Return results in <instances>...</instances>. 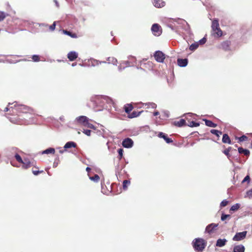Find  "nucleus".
I'll use <instances>...</instances> for the list:
<instances>
[{
	"label": "nucleus",
	"instance_id": "1",
	"mask_svg": "<svg viewBox=\"0 0 252 252\" xmlns=\"http://www.w3.org/2000/svg\"><path fill=\"white\" fill-rule=\"evenodd\" d=\"M94 103L96 107L98 108L97 111H101L103 109H107L111 114L112 116H115V113H113L112 107L116 111V108L112 99L105 95L97 96L94 100Z\"/></svg>",
	"mask_w": 252,
	"mask_h": 252
},
{
	"label": "nucleus",
	"instance_id": "2",
	"mask_svg": "<svg viewBox=\"0 0 252 252\" xmlns=\"http://www.w3.org/2000/svg\"><path fill=\"white\" fill-rule=\"evenodd\" d=\"M179 29L184 30L189 36L192 34L189 25L186 20L179 18H174V31L179 32Z\"/></svg>",
	"mask_w": 252,
	"mask_h": 252
},
{
	"label": "nucleus",
	"instance_id": "3",
	"mask_svg": "<svg viewBox=\"0 0 252 252\" xmlns=\"http://www.w3.org/2000/svg\"><path fill=\"white\" fill-rule=\"evenodd\" d=\"M192 244L195 251L202 252L205 248L206 242L203 239L197 238L193 240Z\"/></svg>",
	"mask_w": 252,
	"mask_h": 252
},
{
	"label": "nucleus",
	"instance_id": "4",
	"mask_svg": "<svg viewBox=\"0 0 252 252\" xmlns=\"http://www.w3.org/2000/svg\"><path fill=\"white\" fill-rule=\"evenodd\" d=\"M14 103L15 104L14 105V109L18 112L23 113L31 112L32 109L27 106L22 104H18V103L16 101L14 102Z\"/></svg>",
	"mask_w": 252,
	"mask_h": 252
},
{
	"label": "nucleus",
	"instance_id": "5",
	"mask_svg": "<svg viewBox=\"0 0 252 252\" xmlns=\"http://www.w3.org/2000/svg\"><path fill=\"white\" fill-rule=\"evenodd\" d=\"M212 29L214 32L216 31L215 33L218 36H221L222 34V31L219 27V20L217 19H214L212 22Z\"/></svg>",
	"mask_w": 252,
	"mask_h": 252
},
{
	"label": "nucleus",
	"instance_id": "6",
	"mask_svg": "<svg viewBox=\"0 0 252 252\" xmlns=\"http://www.w3.org/2000/svg\"><path fill=\"white\" fill-rule=\"evenodd\" d=\"M153 34L156 36L160 35L162 33V28L161 26L157 23L154 24L151 28Z\"/></svg>",
	"mask_w": 252,
	"mask_h": 252
},
{
	"label": "nucleus",
	"instance_id": "7",
	"mask_svg": "<svg viewBox=\"0 0 252 252\" xmlns=\"http://www.w3.org/2000/svg\"><path fill=\"white\" fill-rule=\"evenodd\" d=\"M156 61L159 63H163L165 59V55L160 51H157L154 55Z\"/></svg>",
	"mask_w": 252,
	"mask_h": 252
},
{
	"label": "nucleus",
	"instance_id": "8",
	"mask_svg": "<svg viewBox=\"0 0 252 252\" xmlns=\"http://www.w3.org/2000/svg\"><path fill=\"white\" fill-rule=\"evenodd\" d=\"M230 152H231L232 154H235L237 153V150L233 149L231 147H229L222 151V153L227 157L229 161L231 162V155Z\"/></svg>",
	"mask_w": 252,
	"mask_h": 252
},
{
	"label": "nucleus",
	"instance_id": "9",
	"mask_svg": "<svg viewBox=\"0 0 252 252\" xmlns=\"http://www.w3.org/2000/svg\"><path fill=\"white\" fill-rule=\"evenodd\" d=\"M87 121H89V119L85 116H80L76 118L75 122L77 124L84 126Z\"/></svg>",
	"mask_w": 252,
	"mask_h": 252
},
{
	"label": "nucleus",
	"instance_id": "10",
	"mask_svg": "<svg viewBox=\"0 0 252 252\" xmlns=\"http://www.w3.org/2000/svg\"><path fill=\"white\" fill-rule=\"evenodd\" d=\"M247 232L244 231L241 232H237L235 234L233 238V240L235 241H239L245 238Z\"/></svg>",
	"mask_w": 252,
	"mask_h": 252
},
{
	"label": "nucleus",
	"instance_id": "11",
	"mask_svg": "<svg viewBox=\"0 0 252 252\" xmlns=\"http://www.w3.org/2000/svg\"><path fill=\"white\" fill-rule=\"evenodd\" d=\"M133 64L130 61H122L118 66V70L122 71L123 69L128 66H133Z\"/></svg>",
	"mask_w": 252,
	"mask_h": 252
},
{
	"label": "nucleus",
	"instance_id": "12",
	"mask_svg": "<svg viewBox=\"0 0 252 252\" xmlns=\"http://www.w3.org/2000/svg\"><path fill=\"white\" fill-rule=\"evenodd\" d=\"M122 145L125 148H130L133 145V141L130 138H126L123 140Z\"/></svg>",
	"mask_w": 252,
	"mask_h": 252
},
{
	"label": "nucleus",
	"instance_id": "13",
	"mask_svg": "<svg viewBox=\"0 0 252 252\" xmlns=\"http://www.w3.org/2000/svg\"><path fill=\"white\" fill-rule=\"evenodd\" d=\"M21 163L23 164L22 167L24 169H28L31 166H35V161H30L28 158H24L23 160V162Z\"/></svg>",
	"mask_w": 252,
	"mask_h": 252
},
{
	"label": "nucleus",
	"instance_id": "14",
	"mask_svg": "<svg viewBox=\"0 0 252 252\" xmlns=\"http://www.w3.org/2000/svg\"><path fill=\"white\" fill-rule=\"evenodd\" d=\"M219 225L218 223H212L208 225L205 228V232L211 234Z\"/></svg>",
	"mask_w": 252,
	"mask_h": 252
},
{
	"label": "nucleus",
	"instance_id": "15",
	"mask_svg": "<svg viewBox=\"0 0 252 252\" xmlns=\"http://www.w3.org/2000/svg\"><path fill=\"white\" fill-rule=\"evenodd\" d=\"M188 59L187 58L181 59L178 58L177 59V64L180 67H186L188 64Z\"/></svg>",
	"mask_w": 252,
	"mask_h": 252
},
{
	"label": "nucleus",
	"instance_id": "16",
	"mask_svg": "<svg viewBox=\"0 0 252 252\" xmlns=\"http://www.w3.org/2000/svg\"><path fill=\"white\" fill-rule=\"evenodd\" d=\"M152 2L154 6L157 8H162L165 5V2L162 0H153Z\"/></svg>",
	"mask_w": 252,
	"mask_h": 252
},
{
	"label": "nucleus",
	"instance_id": "17",
	"mask_svg": "<svg viewBox=\"0 0 252 252\" xmlns=\"http://www.w3.org/2000/svg\"><path fill=\"white\" fill-rule=\"evenodd\" d=\"M78 57V53L75 51H71L67 54V58L70 61H73Z\"/></svg>",
	"mask_w": 252,
	"mask_h": 252
},
{
	"label": "nucleus",
	"instance_id": "18",
	"mask_svg": "<svg viewBox=\"0 0 252 252\" xmlns=\"http://www.w3.org/2000/svg\"><path fill=\"white\" fill-rule=\"evenodd\" d=\"M158 136L159 138H163L167 143H170L172 142V140L171 138H168L165 133L162 132H159V133L158 134Z\"/></svg>",
	"mask_w": 252,
	"mask_h": 252
},
{
	"label": "nucleus",
	"instance_id": "19",
	"mask_svg": "<svg viewBox=\"0 0 252 252\" xmlns=\"http://www.w3.org/2000/svg\"><path fill=\"white\" fill-rule=\"evenodd\" d=\"M245 247L243 245L235 246L233 248V252H245Z\"/></svg>",
	"mask_w": 252,
	"mask_h": 252
},
{
	"label": "nucleus",
	"instance_id": "20",
	"mask_svg": "<svg viewBox=\"0 0 252 252\" xmlns=\"http://www.w3.org/2000/svg\"><path fill=\"white\" fill-rule=\"evenodd\" d=\"M227 240L225 239H219L217 240L216 246L219 247H222L225 245Z\"/></svg>",
	"mask_w": 252,
	"mask_h": 252
},
{
	"label": "nucleus",
	"instance_id": "21",
	"mask_svg": "<svg viewBox=\"0 0 252 252\" xmlns=\"http://www.w3.org/2000/svg\"><path fill=\"white\" fill-rule=\"evenodd\" d=\"M76 147L77 144L75 142L73 141H69L65 143L63 148L65 149H67L71 148H76Z\"/></svg>",
	"mask_w": 252,
	"mask_h": 252
},
{
	"label": "nucleus",
	"instance_id": "22",
	"mask_svg": "<svg viewBox=\"0 0 252 252\" xmlns=\"http://www.w3.org/2000/svg\"><path fill=\"white\" fill-rule=\"evenodd\" d=\"M230 45V42L228 40H226L223 41L221 43V47L224 50L228 51L229 50Z\"/></svg>",
	"mask_w": 252,
	"mask_h": 252
},
{
	"label": "nucleus",
	"instance_id": "23",
	"mask_svg": "<svg viewBox=\"0 0 252 252\" xmlns=\"http://www.w3.org/2000/svg\"><path fill=\"white\" fill-rule=\"evenodd\" d=\"M238 152L239 154H243L246 156H249L250 154L249 150L246 149H244L242 147L238 148Z\"/></svg>",
	"mask_w": 252,
	"mask_h": 252
},
{
	"label": "nucleus",
	"instance_id": "24",
	"mask_svg": "<svg viewBox=\"0 0 252 252\" xmlns=\"http://www.w3.org/2000/svg\"><path fill=\"white\" fill-rule=\"evenodd\" d=\"M174 126H176L178 127H182L187 126V124L184 119H181L179 121H174Z\"/></svg>",
	"mask_w": 252,
	"mask_h": 252
},
{
	"label": "nucleus",
	"instance_id": "25",
	"mask_svg": "<svg viewBox=\"0 0 252 252\" xmlns=\"http://www.w3.org/2000/svg\"><path fill=\"white\" fill-rule=\"evenodd\" d=\"M222 142L223 143H227L229 144H231V141L228 135L226 133H225L223 135L222 138Z\"/></svg>",
	"mask_w": 252,
	"mask_h": 252
},
{
	"label": "nucleus",
	"instance_id": "26",
	"mask_svg": "<svg viewBox=\"0 0 252 252\" xmlns=\"http://www.w3.org/2000/svg\"><path fill=\"white\" fill-rule=\"evenodd\" d=\"M90 63H91V66H98L99 65V64H101V62H100V61H98L97 60H96V59H91L89 61Z\"/></svg>",
	"mask_w": 252,
	"mask_h": 252
},
{
	"label": "nucleus",
	"instance_id": "27",
	"mask_svg": "<svg viewBox=\"0 0 252 252\" xmlns=\"http://www.w3.org/2000/svg\"><path fill=\"white\" fill-rule=\"evenodd\" d=\"M203 121L205 122L206 126L211 127H216L217 126V125L216 124L214 123L212 121L207 120V119H203Z\"/></svg>",
	"mask_w": 252,
	"mask_h": 252
},
{
	"label": "nucleus",
	"instance_id": "28",
	"mask_svg": "<svg viewBox=\"0 0 252 252\" xmlns=\"http://www.w3.org/2000/svg\"><path fill=\"white\" fill-rule=\"evenodd\" d=\"M107 61V63L110 64L112 63L113 65H117V63L118 62L117 60L114 57H108L106 59Z\"/></svg>",
	"mask_w": 252,
	"mask_h": 252
},
{
	"label": "nucleus",
	"instance_id": "29",
	"mask_svg": "<svg viewBox=\"0 0 252 252\" xmlns=\"http://www.w3.org/2000/svg\"><path fill=\"white\" fill-rule=\"evenodd\" d=\"M55 153V150L53 148H49L42 152V154H54Z\"/></svg>",
	"mask_w": 252,
	"mask_h": 252
},
{
	"label": "nucleus",
	"instance_id": "30",
	"mask_svg": "<svg viewBox=\"0 0 252 252\" xmlns=\"http://www.w3.org/2000/svg\"><path fill=\"white\" fill-rule=\"evenodd\" d=\"M63 32L64 34H65L66 35H67L70 36L72 38H76L77 37V34L76 33H72L71 32H70L69 31L63 30Z\"/></svg>",
	"mask_w": 252,
	"mask_h": 252
},
{
	"label": "nucleus",
	"instance_id": "31",
	"mask_svg": "<svg viewBox=\"0 0 252 252\" xmlns=\"http://www.w3.org/2000/svg\"><path fill=\"white\" fill-rule=\"evenodd\" d=\"M210 132L212 134H214L216 136H217L218 137V139H219V137H220V135H221V134H222V132L221 131H220V130H217V129H211L210 130Z\"/></svg>",
	"mask_w": 252,
	"mask_h": 252
},
{
	"label": "nucleus",
	"instance_id": "32",
	"mask_svg": "<svg viewBox=\"0 0 252 252\" xmlns=\"http://www.w3.org/2000/svg\"><path fill=\"white\" fill-rule=\"evenodd\" d=\"M164 22L167 27L171 28L172 30L173 29V26L172 25L173 20L170 19H165Z\"/></svg>",
	"mask_w": 252,
	"mask_h": 252
},
{
	"label": "nucleus",
	"instance_id": "33",
	"mask_svg": "<svg viewBox=\"0 0 252 252\" xmlns=\"http://www.w3.org/2000/svg\"><path fill=\"white\" fill-rule=\"evenodd\" d=\"M199 46L198 42H195L191 44L189 47V49L191 51H195Z\"/></svg>",
	"mask_w": 252,
	"mask_h": 252
},
{
	"label": "nucleus",
	"instance_id": "34",
	"mask_svg": "<svg viewBox=\"0 0 252 252\" xmlns=\"http://www.w3.org/2000/svg\"><path fill=\"white\" fill-rule=\"evenodd\" d=\"M125 111L126 113H129L133 109V106L131 104H127L125 105Z\"/></svg>",
	"mask_w": 252,
	"mask_h": 252
},
{
	"label": "nucleus",
	"instance_id": "35",
	"mask_svg": "<svg viewBox=\"0 0 252 252\" xmlns=\"http://www.w3.org/2000/svg\"><path fill=\"white\" fill-rule=\"evenodd\" d=\"M142 111L137 112L135 111H133L130 115L129 118H133L139 116Z\"/></svg>",
	"mask_w": 252,
	"mask_h": 252
},
{
	"label": "nucleus",
	"instance_id": "36",
	"mask_svg": "<svg viewBox=\"0 0 252 252\" xmlns=\"http://www.w3.org/2000/svg\"><path fill=\"white\" fill-rule=\"evenodd\" d=\"M7 16L8 13L0 11V22L2 21Z\"/></svg>",
	"mask_w": 252,
	"mask_h": 252
},
{
	"label": "nucleus",
	"instance_id": "37",
	"mask_svg": "<svg viewBox=\"0 0 252 252\" xmlns=\"http://www.w3.org/2000/svg\"><path fill=\"white\" fill-rule=\"evenodd\" d=\"M240 207V204L239 203H236L235 204L232 205L230 209V211H235L238 210Z\"/></svg>",
	"mask_w": 252,
	"mask_h": 252
},
{
	"label": "nucleus",
	"instance_id": "38",
	"mask_svg": "<svg viewBox=\"0 0 252 252\" xmlns=\"http://www.w3.org/2000/svg\"><path fill=\"white\" fill-rule=\"evenodd\" d=\"M199 125L200 123L199 122H196L194 121L190 122L189 124L187 125L188 126L191 127L198 126Z\"/></svg>",
	"mask_w": 252,
	"mask_h": 252
},
{
	"label": "nucleus",
	"instance_id": "39",
	"mask_svg": "<svg viewBox=\"0 0 252 252\" xmlns=\"http://www.w3.org/2000/svg\"><path fill=\"white\" fill-rule=\"evenodd\" d=\"M89 179L94 182L97 183L99 181L100 178L97 174H95L93 177H89Z\"/></svg>",
	"mask_w": 252,
	"mask_h": 252
},
{
	"label": "nucleus",
	"instance_id": "40",
	"mask_svg": "<svg viewBox=\"0 0 252 252\" xmlns=\"http://www.w3.org/2000/svg\"><path fill=\"white\" fill-rule=\"evenodd\" d=\"M130 184V182L128 180H125L123 181V187L124 189H126L127 186L129 185Z\"/></svg>",
	"mask_w": 252,
	"mask_h": 252
},
{
	"label": "nucleus",
	"instance_id": "41",
	"mask_svg": "<svg viewBox=\"0 0 252 252\" xmlns=\"http://www.w3.org/2000/svg\"><path fill=\"white\" fill-rule=\"evenodd\" d=\"M230 215H227L225 214L224 213H222L221 216V220L222 221H224L226 220L227 218H230Z\"/></svg>",
	"mask_w": 252,
	"mask_h": 252
},
{
	"label": "nucleus",
	"instance_id": "42",
	"mask_svg": "<svg viewBox=\"0 0 252 252\" xmlns=\"http://www.w3.org/2000/svg\"><path fill=\"white\" fill-rule=\"evenodd\" d=\"M248 137L245 135H243L242 136L238 138V139L239 140V142H242L246 141L248 139Z\"/></svg>",
	"mask_w": 252,
	"mask_h": 252
},
{
	"label": "nucleus",
	"instance_id": "43",
	"mask_svg": "<svg viewBox=\"0 0 252 252\" xmlns=\"http://www.w3.org/2000/svg\"><path fill=\"white\" fill-rule=\"evenodd\" d=\"M15 158L17 160V161H18L19 162H20V163L23 162V160L22 159L21 156L17 153H16V154L15 155Z\"/></svg>",
	"mask_w": 252,
	"mask_h": 252
},
{
	"label": "nucleus",
	"instance_id": "44",
	"mask_svg": "<svg viewBox=\"0 0 252 252\" xmlns=\"http://www.w3.org/2000/svg\"><path fill=\"white\" fill-rule=\"evenodd\" d=\"M84 126H86L91 129H95V126L92 124L89 123V121H87Z\"/></svg>",
	"mask_w": 252,
	"mask_h": 252
},
{
	"label": "nucleus",
	"instance_id": "45",
	"mask_svg": "<svg viewBox=\"0 0 252 252\" xmlns=\"http://www.w3.org/2000/svg\"><path fill=\"white\" fill-rule=\"evenodd\" d=\"M207 41V39L205 37H203L202 39L199 40L197 42H198L199 45H203Z\"/></svg>",
	"mask_w": 252,
	"mask_h": 252
},
{
	"label": "nucleus",
	"instance_id": "46",
	"mask_svg": "<svg viewBox=\"0 0 252 252\" xmlns=\"http://www.w3.org/2000/svg\"><path fill=\"white\" fill-rule=\"evenodd\" d=\"M228 203V201L226 199H224L220 202V207H224L226 206Z\"/></svg>",
	"mask_w": 252,
	"mask_h": 252
},
{
	"label": "nucleus",
	"instance_id": "47",
	"mask_svg": "<svg viewBox=\"0 0 252 252\" xmlns=\"http://www.w3.org/2000/svg\"><path fill=\"white\" fill-rule=\"evenodd\" d=\"M148 107H151L152 108H156L157 107V104L154 102H149L145 104Z\"/></svg>",
	"mask_w": 252,
	"mask_h": 252
},
{
	"label": "nucleus",
	"instance_id": "48",
	"mask_svg": "<svg viewBox=\"0 0 252 252\" xmlns=\"http://www.w3.org/2000/svg\"><path fill=\"white\" fill-rule=\"evenodd\" d=\"M123 149L122 148L119 149L118 150V153L119 154V159H121L123 156Z\"/></svg>",
	"mask_w": 252,
	"mask_h": 252
},
{
	"label": "nucleus",
	"instance_id": "49",
	"mask_svg": "<svg viewBox=\"0 0 252 252\" xmlns=\"http://www.w3.org/2000/svg\"><path fill=\"white\" fill-rule=\"evenodd\" d=\"M32 59L34 62H37L39 61L40 58L38 55H34L32 56Z\"/></svg>",
	"mask_w": 252,
	"mask_h": 252
},
{
	"label": "nucleus",
	"instance_id": "50",
	"mask_svg": "<svg viewBox=\"0 0 252 252\" xmlns=\"http://www.w3.org/2000/svg\"><path fill=\"white\" fill-rule=\"evenodd\" d=\"M82 132L87 136H90L91 134V130L89 129H83Z\"/></svg>",
	"mask_w": 252,
	"mask_h": 252
},
{
	"label": "nucleus",
	"instance_id": "51",
	"mask_svg": "<svg viewBox=\"0 0 252 252\" xmlns=\"http://www.w3.org/2000/svg\"><path fill=\"white\" fill-rule=\"evenodd\" d=\"M59 162H60V160H59V158L55 159V160L53 163V167L54 168L57 167V166L58 165Z\"/></svg>",
	"mask_w": 252,
	"mask_h": 252
},
{
	"label": "nucleus",
	"instance_id": "52",
	"mask_svg": "<svg viewBox=\"0 0 252 252\" xmlns=\"http://www.w3.org/2000/svg\"><path fill=\"white\" fill-rule=\"evenodd\" d=\"M32 173L35 175V176H37L38 175L39 173H43V170H32Z\"/></svg>",
	"mask_w": 252,
	"mask_h": 252
},
{
	"label": "nucleus",
	"instance_id": "53",
	"mask_svg": "<svg viewBox=\"0 0 252 252\" xmlns=\"http://www.w3.org/2000/svg\"><path fill=\"white\" fill-rule=\"evenodd\" d=\"M247 195L250 198H252V189L247 191Z\"/></svg>",
	"mask_w": 252,
	"mask_h": 252
},
{
	"label": "nucleus",
	"instance_id": "54",
	"mask_svg": "<svg viewBox=\"0 0 252 252\" xmlns=\"http://www.w3.org/2000/svg\"><path fill=\"white\" fill-rule=\"evenodd\" d=\"M250 181V177L249 175H247L242 181V183L248 182V183Z\"/></svg>",
	"mask_w": 252,
	"mask_h": 252
},
{
	"label": "nucleus",
	"instance_id": "55",
	"mask_svg": "<svg viewBox=\"0 0 252 252\" xmlns=\"http://www.w3.org/2000/svg\"><path fill=\"white\" fill-rule=\"evenodd\" d=\"M56 25V22H54L53 24L49 27V29L52 31H54L55 29Z\"/></svg>",
	"mask_w": 252,
	"mask_h": 252
},
{
	"label": "nucleus",
	"instance_id": "56",
	"mask_svg": "<svg viewBox=\"0 0 252 252\" xmlns=\"http://www.w3.org/2000/svg\"><path fill=\"white\" fill-rule=\"evenodd\" d=\"M10 108H12V109H14V106H11L10 107V108H8V107H6L5 108L4 110V112H7L8 111Z\"/></svg>",
	"mask_w": 252,
	"mask_h": 252
},
{
	"label": "nucleus",
	"instance_id": "57",
	"mask_svg": "<svg viewBox=\"0 0 252 252\" xmlns=\"http://www.w3.org/2000/svg\"><path fill=\"white\" fill-rule=\"evenodd\" d=\"M39 24V27H47L48 26V25L46 24H45V23H41V24Z\"/></svg>",
	"mask_w": 252,
	"mask_h": 252
},
{
	"label": "nucleus",
	"instance_id": "58",
	"mask_svg": "<svg viewBox=\"0 0 252 252\" xmlns=\"http://www.w3.org/2000/svg\"><path fill=\"white\" fill-rule=\"evenodd\" d=\"M66 151V149H64L63 150H60L59 151V153L61 154H63L64 152Z\"/></svg>",
	"mask_w": 252,
	"mask_h": 252
},
{
	"label": "nucleus",
	"instance_id": "59",
	"mask_svg": "<svg viewBox=\"0 0 252 252\" xmlns=\"http://www.w3.org/2000/svg\"><path fill=\"white\" fill-rule=\"evenodd\" d=\"M54 2L55 3L57 7H59V4L58 2L57 1V0H54Z\"/></svg>",
	"mask_w": 252,
	"mask_h": 252
},
{
	"label": "nucleus",
	"instance_id": "60",
	"mask_svg": "<svg viewBox=\"0 0 252 252\" xmlns=\"http://www.w3.org/2000/svg\"><path fill=\"white\" fill-rule=\"evenodd\" d=\"M159 114V113L158 111H156L154 113V116H158Z\"/></svg>",
	"mask_w": 252,
	"mask_h": 252
},
{
	"label": "nucleus",
	"instance_id": "61",
	"mask_svg": "<svg viewBox=\"0 0 252 252\" xmlns=\"http://www.w3.org/2000/svg\"><path fill=\"white\" fill-rule=\"evenodd\" d=\"M7 62L9 63H15L16 62H15L14 61H13L11 60H7Z\"/></svg>",
	"mask_w": 252,
	"mask_h": 252
},
{
	"label": "nucleus",
	"instance_id": "62",
	"mask_svg": "<svg viewBox=\"0 0 252 252\" xmlns=\"http://www.w3.org/2000/svg\"><path fill=\"white\" fill-rule=\"evenodd\" d=\"M91 168H90L89 167H87L86 169V171L89 172L90 170H91Z\"/></svg>",
	"mask_w": 252,
	"mask_h": 252
},
{
	"label": "nucleus",
	"instance_id": "63",
	"mask_svg": "<svg viewBox=\"0 0 252 252\" xmlns=\"http://www.w3.org/2000/svg\"><path fill=\"white\" fill-rule=\"evenodd\" d=\"M76 64L77 63H72V66H75Z\"/></svg>",
	"mask_w": 252,
	"mask_h": 252
},
{
	"label": "nucleus",
	"instance_id": "64",
	"mask_svg": "<svg viewBox=\"0 0 252 252\" xmlns=\"http://www.w3.org/2000/svg\"><path fill=\"white\" fill-rule=\"evenodd\" d=\"M101 62V63H107V61H100Z\"/></svg>",
	"mask_w": 252,
	"mask_h": 252
}]
</instances>
